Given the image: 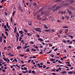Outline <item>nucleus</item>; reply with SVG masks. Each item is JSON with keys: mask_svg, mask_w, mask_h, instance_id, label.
<instances>
[{"mask_svg": "<svg viewBox=\"0 0 75 75\" xmlns=\"http://www.w3.org/2000/svg\"><path fill=\"white\" fill-rule=\"evenodd\" d=\"M35 31H38V32H39L40 33H41V30H41V29L40 28H37L35 29Z\"/></svg>", "mask_w": 75, "mask_h": 75, "instance_id": "obj_1", "label": "nucleus"}, {"mask_svg": "<svg viewBox=\"0 0 75 75\" xmlns=\"http://www.w3.org/2000/svg\"><path fill=\"white\" fill-rule=\"evenodd\" d=\"M18 9H19V10H20L21 13H23V10L22 7H21V6H19L18 7Z\"/></svg>", "mask_w": 75, "mask_h": 75, "instance_id": "obj_2", "label": "nucleus"}, {"mask_svg": "<svg viewBox=\"0 0 75 75\" xmlns=\"http://www.w3.org/2000/svg\"><path fill=\"white\" fill-rule=\"evenodd\" d=\"M62 7V6H57V7L55 9V10H58V9H59V8H61V7Z\"/></svg>", "mask_w": 75, "mask_h": 75, "instance_id": "obj_3", "label": "nucleus"}, {"mask_svg": "<svg viewBox=\"0 0 75 75\" xmlns=\"http://www.w3.org/2000/svg\"><path fill=\"white\" fill-rule=\"evenodd\" d=\"M28 24L29 26H31L32 25V22L30 21H28Z\"/></svg>", "mask_w": 75, "mask_h": 75, "instance_id": "obj_4", "label": "nucleus"}, {"mask_svg": "<svg viewBox=\"0 0 75 75\" xmlns=\"http://www.w3.org/2000/svg\"><path fill=\"white\" fill-rule=\"evenodd\" d=\"M6 25L7 27H8V28L9 30H10V26H9V25H8V22H6Z\"/></svg>", "mask_w": 75, "mask_h": 75, "instance_id": "obj_5", "label": "nucleus"}, {"mask_svg": "<svg viewBox=\"0 0 75 75\" xmlns=\"http://www.w3.org/2000/svg\"><path fill=\"white\" fill-rule=\"evenodd\" d=\"M52 9V8H48V10L46 11H48V12H50V11H51V10Z\"/></svg>", "mask_w": 75, "mask_h": 75, "instance_id": "obj_6", "label": "nucleus"}, {"mask_svg": "<svg viewBox=\"0 0 75 75\" xmlns=\"http://www.w3.org/2000/svg\"><path fill=\"white\" fill-rule=\"evenodd\" d=\"M40 14H37V19H39V18H40Z\"/></svg>", "mask_w": 75, "mask_h": 75, "instance_id": "obj_7", "label": "nucleus"}, {"mask_svg": "<svg viewBox=\"0 0 75 75\" xmlns=\"http://www.w3.org/2000/svg\"><path fill=\"white\" fill-rule=\"evenodd\" d=\"M14 32L15 33H16L17 32V27H15Z\"/></svg>", "mask_w": 75, "mask_h": 75, "instance_id": "obj_8", "label": "nucleus"}, {"mask_svg": "<svg viewBox=\"0 0 75 75\" xmlns=\"http://www.w3.org/2000/svg\"><path fill=\"white\" fill-rule=\"evenodd\" d=\"M67 12H68V13L70 14V15H71L72 14V12L71 11H69V10L67 11Z\"/></svg>", "mask_w": 75, "mask_h": 75, "instance_id": "obj_9", "label": "nucleus"}, {"mask_svg": "<svg viewBox=\"0 0 75 75\" xmlns=\"http://www.w3.org/2000/svg\"><path fill=\"white\" fill-rule=\"evenodd\" d=\"M38 40H39V41H42V42H43V41H44L43 39L41 38H38Z\"/></svg>", "mask_w": 75, "mask_h": 75, "instance_id": "obj_10", "label": "nucleus"}, {"mask_svg": "<svg viewBox=\"0 0 75 75\" xmlns=\"http://www.w3.org/2000/svg\"><path fill=\"white\" fill-rule=\"evenodd\" d=\"M62 74H67V72L65 71H62L61 72Z\"/></svg>", "mask_w": 75, "mask_h": 75, "instance_id": "obj_11", "label": "nucleus"}, {"mask_svg": "<svg viewBox=\"0 0 75 75\" xmlns=\"http://www.w3.org/2000/svg\"><path fill=\"white\" fill-rule=\"evenodd\" d=\"M33 6H35V7H36L37 6V3H36L35 2L33 3Z\"/></svg>", "mask_w": 75, "mask_h": 75, "instance_id": "obj_12", "label": "nucleus"}, {"mask_svg": "<svg viewBox=\"0 0 75 75\" xmlns=\"http://www.w3.org/2000/svg\"><path fill=\"white\" fill-rule=\"evenodd\" d=\"M62 27L63 28H69V27L66 26H63Z\"/></svg>", "mask_w": 75, "mask_h": 75, "instance_id": "obj_13", "label": "nucleus"}, {"mask_svg": "<svg viewBox=\"0 0 75 75\" xmlns=\"http://www.w3.org/2000/svg\"><path fill=\"white\" fill-rule=\"evenodd\" d=\"M73 2H74V0H70V1L69 2L71 4H72L73 3Z\"/></svg>", "mask_w": 75, "mask_h": 75, "instance_id": "obj_14", "label": "nucleus"}, {"mask_svg": "<svg viewBox=\"0 0 75 75\" xmlns=\"http://www.w3.org/2000/svg\"><path fill=\"white\" fill-rule=\"evenodd\" d=\"M44 27L45 29H48V27H47V26L46 25H44Z\"/></svg>", "mask_w": 75, "mask_h": 75, "instance_id": "obj_15", "label": "nucleus"}, {"mask_svg": "<svg viewBox=\"0 0 75 75\" xmlns=\"http://www.w3.org/2000/svg\"><path fill=\"white\" fill-rule=\"evenodd\" d=\"M23 31L26 33H28V31H27V30H26L25 29L23 30Z\"/></svg>", "mask_w": 75, "mask_h": 75, "instance_id": "obj_16", "label": "nucleus"}, {"mask_svg": "<svg viewBox=\"0 0 75 75\" xmlns=\"http://www.w3.org/2000/svg\"><path fill=\"white\" fill-rule=\"evenodd\" d=\"M9 60L10 59H8L7 58H6L5 59H4V61H9Z\"/></svg>", "mask_w": 75, "mask_h": 75, "instance_id": "obj_17", "label": "nucleus"}, {"mask_svg": "<svg viewBox=\"0 0 75 75\" xmlns=\"http://www.w3.org/2000/svg\"><path fill=\"white\" fill-rule=\"evenodd\" d=\"M22 72L23 73H24L25 74V73H27V72H28V71L27 70H26L25 71H23Z\"/></svg>", "mask_w": 75, "mask_h": 75, "instance_id": "obj_18", "label": "nucleus"}, {"mask_svg": "<svg viewBox=\"0 0 75 75\" xmlns=\"http://www.w3.org/2000/svg\"><path fill=\"white\" fill-rule=\"evenodd\" d=\"M68 37H70L71 38V39H72V38H74V37L71 35H68Z\"/></svg>", "mask_w": 75, "mask_h": 75, "instance_id": "obj_19", "label": "nucleus"}, {"mask_svg": "<svg viewBox=\"0 0 75 75\" xmlns=\"http://www.w3.org/2000/svg\"><path fill=\"white\" fill-rule=\"evenodd\" d=\"M19 33H20V34H23V31H19Z\"/></svg>", "mask_w": 75, "mask_h": 75, "instance_id": "obj_20", "label": "nucleus"}, {"mask_svg": "<svg viewBox=\"0 0 75 75\" xmlns=\"http://www.w3.org/2000/svg\"><path fill=\"white\" fill-rule=\"evenodd\" d=\"M16 41L17 42V41H18V36H17V35H16Z\"/></svg>", "mask_w": 75, "mask_h": 75, "instance_id": "obj_21", "label": "nucleus"}, {"mask_svg": "<svg viewBox=\"0 0 75 75\" xmlns=\"http://www.w3.org/2000/svg\"><path fill=\"white\" fill-rule=\"evenodd\" d=\"M68 74H73V72L72 71H70L68 73Z\"/></svg>", "mask_w": 75, "mask_h": 75, "instance_id": "obj_22", "label": "nucleus"}, {"mask_svg": "<svg viewBox=\"0 0 75 75\" xmlns=\"http://www.w3.org/2000/svg\"><path fill=\"white\" fill-rule=\"evenodd\" d=\"M27 34L28 36H31V35H32V34H31L30 33H27Z\"/></svg>", "mask_w": 75, "mask_h": 75, "instance_id": "obj_23", "label": "nucleus"}, {"mask_svg": "<svg viewBox=\"0 0 75 75\" xmlns=\"http://www.w3.org/2000/svg\"><path fill=\"white\" fill-rule=\"evenodd\" d=\"M35 71L34 70H33L32 72L31 73H32L33 74H35Z\"/></svg>", "mask_w": 75, "mask_h": 75, "instance_id": "obj_24", "label": "nucleus"}, {"mask_svg": "<svg viewBox=\"0 0 75 75\" xmlns=\"http://www.w3.org/2000/svg\"><path fill=\"white\" fill-rule=\"evenodd\" d=\"M5 33L6 34V35H8V32H7V31H5Z\"/></svg>", "mask_w": 75, "mask_h": 75, "instance_id": "obj_25", "label": "nucleus"}, {"mask_svg": "<svg viewBox=\"0 0 75 75\" xmlns=\"http://www.w3.org/2000/svg\"><path fill=\"white\" fill-rule=\"evenodd\" d=\"M0 42H2V37H0Z\"/></svg>", "mask_w": 75, "mask_h": 75, "instance_id": "obj_26", "label": "nucleus"}, {"mask_svg": "<svg viewBox=\"0 0 75 75\" xmlns=\"http://www.w3.org/2000/svg\"><path fill=\"white\" fill-rule=\"evenodd\" d=\"M19 56H20V57H24V54H19Z\"/></svg>", "mask_w": 75, "mask_h": 75, "instance_id": "obj_27", "label": "nucleus"}, {"mask_svg": "<svg viewBox=\"0 0 75 75\" xmlns=\"http://www.w3.org/2000/svg\"><path fill=\"white\" fill-rule=\"evenodd\" d=\"M24 47H23V49H26V48H27V46H25Z\"/></svg>", "mask_w": 75, "mask_h": 75, "instance_id": "obj_28", "label": "nucleus"}, {"mask_svg": "<svg viewBox=\"0 0 75 75\" xmlns=\"http://www.w3.org/2000/svg\"><path fill=\"white\" fill-rule=\"evenodd\" d=\"M44 31H45V32H48V31H50V30L46 29V30H45Z\"/></svg>", "mask_w": 75, "mask_h": 75, "instance_id": "obj_29", "label": "nucleus"}, {"mask_svg": "<svg viewBox=\"0 0 75 75\" xmlns=\"http://www.w3.org/2000/svg\"><path fill=\"white\" fill-rule=\"evenodd\" d=\"M5 31H8V32L9 31V30L7 28H6L5 29H4Z\"/></svg>", "mask_w": 75, "mask_h": 75, "instance_id": "obj_30", "label": "nucleus"}, {"mask_svg": "<svg viewBox=\"0 0 75 75\" xmlns=\"http://www.w3.org/2000/svg\"><path fill=\"white\" fill-rule=\"evenodd\" d=\"M15 13H16V11H13V12L12 13V14L13 15V17H14V14Z\"/></svg>", "mask_w": 75, "mask_h": 75, "instance_id": "obj_31", "label": "nucleus"}, {"mask_svg": "<svg viewBox=\"0 0 75 75\" xmlns=\"http://www.w3.org/2000/svg\"><path fill=\"white\" fill-rule=\"evenodd\" d=\"M21 48V46H18L17 47V50H18V49H20Z\"/></svg>", "mask_w": 75, "mask_h": 75, "instance_id": "obj_32", "label": "nucleus"}, {"mask_svg": "<svg viewBox=\"0 0 75 75\" xmlns=\"http://www.w3.org/2000/svg\"><path fill=\"white\" fill-rule=\"evenodd\" d=\"M11 22H13V17H11L10 18Z\"/></svg>", "mask_w": 75, "mask_h": 75, "instance_id": "obj_33", "label": "nucleus"}, {"mask_svg": "<svg viewBox=\"0 0 75 75\" xmlns=\"http://www.w3.org/2000/svg\"><path fill=\"white\" fill-rule=\"evenodd\" d=\"M50 60L51 61H55V60L52 58L50 59Z\"/></svg>", "mask_w": 75, "mask_h": 75, "instance_id": "obj_34", "label": "nucleus"}, {"mask_svg": "<svg viewBox=\"0 0 75 75\" xmlns=\"http://www.w3.org/2000/svg\"><path fill=\"white\" fill-rule=\"evenodd\" d=\"M31 50L32 51H36V50L34 49V48L32 49Z\"/></svg>", "mask_w": 75, "mask_h": 75, "instance_id": "obj_35", "label": "nucleus"}, {"mask_svg": "<svg viewBox=\"0 0 75 75\" xmlns=\"http://www.w3.org/2000/svg\"><path fill=\"white\" fill-rule=\"evenodd\" d=\"M5 14V16H7L8 15V13H7V12H4Z\"/></svg>", "mask_w": 75, "mask_h": 75, "instance_id": "obj_36", "label": "nucleus"}, {"mask_svg": "<svg viewBox=\"0 0 75 75\" xmlns=\"http://www.w3.org/2000/svg\"><path fill=\"white\" fill-rule=\"evenodd\" d=\"M45 14L46 15V16H48V15H49V13H45Z\"/></svg>", "mask_w": 75, "mask_h": 75, "instance_id": "obj_37", "label": "nucleus"}, {"mask_svg": "<svg viewBox=\"0 0 75 75\" xmlns=\"http://www.w3.org/2000/svg\"><path fill=\"white\" fill-rule=\"evenodd\" d=\"M30 51V49L29 48H28L26 50V52H29Z\"/></svg>", "mask_w": 75, "mask_h": 75, "instance_id": "obj_38", "label": "nucleus"}, {"mask_svg": "<svg viewBox=\"0 0 75 75\" xmlns=\"http://www.w3.org/2000/svg\"><path fill=\"white\" fill-rule=\"evenodd\" d=\"M67 66H68V67H71V64H67Z\"/></svg>", "mask_w": 75, "mask_h": 75, "instance_id": "obj_39", "label": "nucleus"}, {"mask_svg": "<svg viewBox=\"0 0 75 75\" xmlns=\"http://www.w3.org/2000/svg\"><path fill=\"white\" fill-rule=\"evenodd\" d=\"M73 42V41H71L69 43V44H72V42Z\"/></svg>", "mask_w": 75, "mask_h": 75, "instance_id": "obj_40", "label": "nucleus"}, {"mask_svg": "<svg viewBox=\"0 0 75 75\" xmlns=\"http://www.w3.org/2000/svg\"><path fill=\"white\" fill-rule=\"evenodd\" d=\"M16 67H18V68H20V67H19V66H18V65L17 64H16Z\"/></svg>", "mask_w": 75, "mask_h": 75, "instance_id": "obj_41", "label": "nucleus"}, {"mask_svg": "<svg viewBox=\"0 0 75 75\" xmlns=\"http://www.w3.org/2000/svg\"><path fill=\"white\" fill-rule=\"evenodd\" d=\"M16 35L18 37H19V33L18 32H16Z\"/></svg>", "mask_w": 75, "mask_h": 75, "instance_id": "obj_42", "label": "nucleus"}, {"mask_svg": "<svg viewBox=\"0 0 75 75\" xmlns=\"http://www.w3.org/2000/svg\"><path fill=\"white\" fill-rule=\"evenodd\" d=\"M61 0H56V2H59V1H60Z\"/></svg>", "mask_w": 75, "mask_h": 75, "instance_id": "obj_43", "label": "nucleus"}, {"mask_svg": "<svg viewBox=\"0 0 75 75\" xmlns=\"http://www.w3.org/2000/svg\"><path fill=\"white\" fill-rule=\"evenodd\" d=\"M22 39V38H21V37H20L19 38V41H21V40Z\"/></svg>", "mask_w": 75, "mask_h": 75, "instance_id": "obj_44", "label": "nucleus"}, {"mask_svg": "<svg viewBox=\"0 0 75 75\" xmlns=\"http://www.w3.org/2000/svg\"><path fill=\"white\" fill-rule=\"evenodd\" d=\"M47 66L45 65H43V68H45Z\"/></svg>", "mask_w": 75, "mask_h": 75, "instance_id": "obj_45", "label": "nucleus"}, {"mask_svg": "<svg viewBox=\"0 0 75 75\" xmlns=\"http://www.w3.org/2000/svg\"><path fill=\"white\" fill-rule=\"evenodd\" d=\"M36 37H38V38H40V35H38V34H37V35H36Z\"/></svg>", "mask_w": 75, "mask_h": 75, "instance_id": "obj_46", "label": "nucleus"}, {"mask_svg": "<svg viewBox=\"0 0 75 75\" xmlns=\"http://www.w3.org/2000/svg\"><path fill=\"white\" fill-rule=\"evenodd\" d=\"M23 69L25 70H27V68L26 67H24Z\"/></svg>", "mask_w": 75, "mask_h": 75, "instance_id": "obj_47", "label": "nucleus"}, {"mask_svg": "<svg viewBox=\"0 0 75 75\" xmlns=\"http://www.w3.org/2000/svg\"><path fill=\"white\" fill-rule=\"evenodd\" d=\"M14 60L16 62H18V61H17V60L16 59H14Z\"/></svg>", "mask_w": 75, "mask_h": 75, "instance_id": "obj_48", "label": "nucleus"}, {"mask_svg": "<svg viewBox=\"0 0 75 75\" xmlns=\"http://www.w3.org/2000/svg\"><path fill=\"white\" fill-rule=\"evenodd\" d=\"M65 64H70V62H65Z\"/></svg>", "mask_w": 75, "mask_h": 75, "instance_id": "obj_49", "label": "nucleus"}, {"mask_svg": "<svg viewBox=\"0 0 75 75\" xmlns=\"http://www.w3.org/2000/svg\"><path fill=\"white\" fill-rule=\"evenodd\" d=\"M58 49L57 48L55 49H54V51H57V50H58Z\"/></svg>", "mask_w": 75, "mask_h": 75, "instance_id": "obj_50", "label": "nucleus"}, {"mask_svg": "<svg viewBox=\"0 0 75 75\" xmlns=\"http://www.w3.org/2000/svg\"><path fill=\"white\" fill-rule=\"evenodd\" d=\"M58 62H59V64H61V63H62V62H60V61L59 60L58 61Z\"/></svg>", "mask_w": 75, "mask_h": 75, "instance_id": "obj_51", "label": "nucleus"}, {"mask_svg": "<svg viewBox=\"0 0 75 75\" xmlns=\"http://www.w3.org/2000/svg\"><path fill=\"white\" fill-rule=\"evenodd\" d=\"M43 66H38V68H42Z\"/></svg>", "mask_w": 75, "mask_h": 75, "instance_id": "obj_52", "label": "nucleus"}, {"mask_svg": "<svg viewBox=\"0 0 75 75\" xmlns=\"http://www.w3.org/2000/svg\"><path fill=\"white\" fill-rule=\"evenodd\" d=\"M57 23H61V21L59 20H57Z\"/></svg>", "mask_w": 75, "mask_h": 75, "instance_id": "obj_53", "label": "nucleus"}, {"mask_svg": "<svg viewBox=\"0 0 75 75\" xmlns=\"http://www.w3.org/2000/svg\"><path fill=\"white\" fill-rule=\"evenodd\" d=\"M52 75H57V74H56V73H52Z\"/></svg>", "mask_w": 75, "mask_h": 75, "instance_id": "obj_54", "label": "nucleus"}, {"mask_svg": "<svg viewBox=\"0 0 75 75\" xmlns=\"http://www.w3.org/2000/svg\"><path fill=\"white\" fill-rule=\"evenodd\" d=\"M67 5H68V4H64L63 5V6H67Z\"/></svg>", "mask_w": 75, "mask_h": 75, "instance_id": "obj_55", "label": "nucleus"}, {"mask_svg": "<svg viewBox=\"0 0 75 75\" xmlns=\"http://www.w3.org/2000/svg\"><path fill=\"white\" fill-rule=\"evenodd\" d=\"M52 71H56V69H52L51 70Z\"/></svg>", "mask_w": 75, "mask_h": 75, "instance_id": "obj_56", "label": "nucleus"}, {"mask_svg": "<svg viewBox=\"0 0 75 75\" xmlns=\"http://www.w3.org/2000/svg\"><path fill=\"white\" fill-rule=\"evenodd\" d=\"M63 42L64 43H66V42H67V41H65V40H64Z\"/></svg>", "mask_w": 75, "mask_h": 75, "instance_id": "obj_57", "label": "nucleus"}, {"mask_svg": "<svg viewBox=\"0 0 75 75\" xmlns=\"http://www.w3.org/2000/svg\"><path fill=\"white\" fill-rule=\"evenodd\" d=\"M4 28H5V29H6L7 28V26H6V25H4Z\"/></svg>", "mask_w": 75, "mask_h": 75, "instance_id": "obj_58", "label": "nucleus"}, {"mask_svg": "<svg viewBox=\"0 0 75 75\" xmlns=\"http://www.w3.org/2000/svg\"><path fill=\"white\" fill-rule=\"evenodd\" d=\"M13 56H14V55L13 54H12L10 55V57H13Z\"/></svg>", "mask_w": 75, "mask_h": 75, "instance_id": "obj_59", "label": "nucleus"}, {"mask_svg": "<svg viewBox=\"0 0 75 75\" xmlns=\"http://www.w3.org/2000/svg\"><path fill=\"white\" fill-rule=\"evenodd\" d=\"M31 70H30L28 72V73H29V74H30V73H31Z\"/></svg>", "mask_w": 75, "mask_h": 75, "instance_id": "obj_60", "label": "nucleus"}, {"mask_svg": "<svg viewBox=\"0 0 75 75\" xmlns=\"http://www.w3.org/2000/svg\"><path fill=\"white\" fill-rule=\"evenodd\" d=\"M30 44H34V42L33 41H31L30 42Z\"/></svg>", "mask_w": 75, "mask_h": 75, "instance_id": "obj_61", "label": "nucleus"}, {"mask_svg": "<svg viewBox=\"0 0 75 75\" xmlns=\"http://www.w3.org/2000/svg\"><path fill=\"white\" fill-rule=\"evenodd\" d=\"M41 14H42V15H43V14H44V11L42 12Z\"/></svg>", "mask_w": 75, "mask_h": 75, "instance_id": "obj_62", "label": "nucleus"}, {"mask_svg": "<svg viewBox=\"0 0 75 75\" xmlns=\"http://www.w3.org/2000/svg\"><path fill=\"white\" fill-rule=\"evenodd\" d=\"M36 57L35 56H33V58H36Z\"/></svg>", "mask_w": 75, "mask_h": 75, "instance_id": "obj_63", "label": "nucleus"}, {"mask_svg": "<svg viewBox=\"0 0 75 75\" xmlns=\"http://www.w3.org/2000/svg\"><path fill=\"white\" fill-rule=\"evenodd\" d=\"M62 20H64V16H62Z\"/></svg>", "mask_w": 75, "mask_h": 75, "instance_id": "obj_64", "label": "nucleus"}]
</instances>
